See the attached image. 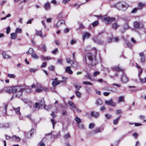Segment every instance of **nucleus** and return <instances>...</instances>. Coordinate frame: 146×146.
I'll use <instances>...</instances> for the list:
<instances>
[{
	"label": "nucleus",
	"instance_id": "obj_1",
	"mask_svg": "<svg viewBox=\"0 0 146 146\" xmlns=\"http://www.w3.org/2000/svg\"><path fill=\"white\" fill-rule=\"evenodd\" d=\"M22 87L21 86L12 87L8 89L5 92L10 93L15 92V97H19L21 96L23 91L29 88V86H27L26 88H20Z\"/></svg>",
	"mask_w": 146,
	"mask_h": 146
},
{
	"label": "nucleus",
	"instance_id": "obj_2",
	"mask_svg": "<svg viewBox=\"0 0 146 146\" xmlns=\"http://www.w3.org/2000/svg\"><path fill=\"white\" fill-rule=\"evenodd\" d=\"M86 57H88L89 63L92 65H94L96 64V61L95 56L91 53L87 54L85 57V59L83 60V62L87 63Z\"/></svg>",
	"mask_w": 146,
	"mask_h": 146
},
{
	"label": "nucleus",
	"instance_id": "obj_3",
	"mask_svg": "<svg viewBox=\"0 0 146 146\" xmlns=\"http://www.w3.org/2000/svg\"><path fill=\"white\" fill-rule=\"evenodd\" d=\"M36 108L43 109L45 108V102L44 99L39 101L38 103L36 102L35 104Z\"/></svg>",
	"mask_w": 146,
	"mask_h": 146
},
{
	"label": "nucleus",
	"instance_id": "obj_4",
	"mask_svg": "<svg viewBox=\"0 0 146 146\" xmlns=\"http://www.w3.org/2000/svg\"><path fill=\"white\" fill-rule=\"evenodd\" d=\"M129 6L125 2H119L116 5V7L118 10L127 8Z\"/></svg>",
	"mask_w": 146,
	"mask_h": 146
},
{
	"label": "nucleus",
	"instance_id": "obj_5",
	"mask_svg": "<svg viewBox=\"0 0 146 146\" xmlns=\"http://www.w3.org/2000/svg\"><path fill=\"white\" fill-rule=\"evenodd\" d=\"M105 103L106 105L111 106L113 107H115L116 105V103L113 102L112 99H110L105 101Z\"/></svg>",
	"mask_w": 146,
	"mask_h": 146
},
{
	"label": "nucleus",
	"instance_id": "obj_6",
	"mask_svg": "<svg viewBox=\"0 0 146 146\" xmlns=\"http://www.w3.org/2000/svg\"><path fill=\"white\" fill-rule=\"evenodd\" d=\"M135 27L137 29L142 28L143 27L142 23L140 22L135 21L134 23Z\"/></svg>",
	"mask_w": 146,
	"mask_h": 146
},
{
	"label": "nucleus",
	"instance_id": "obj_7",
	"mask_svg": "<svg viewBox=\"0 0 146 146\" xmlns=\"http://www.w3.org/2000/svg\"><path fill=\"white\" fill-rule=\"evenodd\" d=\"M140 57V60L142 62H145L146 61V56L144 55L143 52H141L139 54Z\"/></svg>",
	"mask_w": 146,
	"mask_h": 146
},
{
	"label": "nucleus",
	"instance_id": "obj_8",
	"mask_svg": "<svg viewBox=\"0 0 146 146\" xmlns=\"http://www.w3.org/2000/svg\"><path fill=\"white\" fill-rule=\"evenodd\" d=\"M111 68L113 71L116 72L123 71L122 68H120L119 66H113Z\"/></svg>",
	"mask_w": 146,
	"mask_h": 146
},
{
	"label": "nucleus",
	"instance_id": "obj_9",
	"mask_svg": "<svg viewBox=\"0 0 146 146\" xmlns=\"http://www.w3.org/2000/svg\"><path fill=\"white\" fill-rule=\"evenodd\" d=\"M57 78H55L54 81H53L52 82V85L54 86H56L57 85L59 84L60 82H63V81H58L57 80Z\"/></svg>",
	"mask_w": 146,
	"mask_h": 146
},
{
	"label": "nucleus",
	"instance_id": "obj_10",
	"mask_svg": "<svg viewBox=\"0 0 146 146\" xmlns=\"http://www.w3.org/2000/svg\"><path fill=\"white\" fill-rule=\"evenodd\" d=\"M129 79L125 75H123L121 78V80L122 82L126 83L128 81Z\"/></svg>",
	"mask_w": 146,
	"mask_h": 146
},
{
	"label": "nucleus",
	"instance_id": "obj_11",
	"mask_svg": "<svg viewBox=\"0 0 146 146\" xmlns=\"http://www.w3.org/2000/svg\"><path fill=\"white\" fill-rule=\"evenodd\" d=\"M104 20L111 23L113 21H114L115 20V19L114 18H110L108 17L104 18Z\"/></svg>",
	"mask_w": 146,
	"mask_h": 146
},
{
	"label": "nucleus",
	"instance_id": "obj_12",
	"mask_svg": "<svg viewBox=\"0 0 146 146\" xmlns=\"http://www.w3.org/2000/svg\"><path fill=\"white\" fill-rule=\"evenodd\" d=\"M104 128L103 127L98 128L94 130L93 131V132L94 134H96L98 132H101L102 131H103Z\"/></svg>",
	"mask_w": 146,
	"mask_h": 146
},
{
	"label": "nucleus",
	"instance_id": "obj_13",
	"mask_svg": "<svg viewBox=\"0 0 146 146\" xmlns=\"http://www.w3.org/2000/svg\"><path fill=\"white\" fill-rule=\"evenodd\" d=\"M99 114L98 112H95L94 111H92L90 113V115L91 117H94L96 118L98 117Z\"/></svg>",
	"mask_w": 146,
	"mask_h": 146
},
{
	"label": "nucleus",
	"instance_id": "obj_14",
	"mask_svg": "<svg viewBox=\"0 0 146 146\" xmlns=\"http://www.w3.org/2000/svg\"><path fill=\"white\" fill-rule=\"evenodd\" d=\"M145 6L144 3L141 2H139L138 5V9L141 10L142 9L143 7Z\"/></svg>",
	"mask_w": 146,
	"mask_h": 146
},
{
	"label": "nucleus",
	"instance_id": "obj_15",
	"mask_svg": "<svg viewBox=\"0 0 146 146\" xmlns=\"http://www.w3.org/2000/svg\"><path fill=\"white\" fill-rule=\"evenodd\" d=\"M120 27L119 25L116 22L113 23L112 25V27L114 29H116Z\"/></svg>",
	"mask_w": 146,
	"mask_h": 146
},
{
	"label": "nucleus",
	"instance_id": "obj_16",
	"mask_svg": "<svg viewBox=\"0 0 146 146\" xmlns=\"http://www.w3.org/2000/svg\"><path fill=\"white\" fill-rule=\"evenodd\" d=\"M63 24H65L64 21H62L61 22L59 21L54 25V27L55 28H57L59 27L60 25Z\"/></svg>",
	"mask_w": 146,
	"mask_h": 146
},
{
	"label": "nucleus",
	"instance_id": "obj_17",
	"mask_svg": "<svg viewBox=\"0 0 146 146\" xmlns=\"http://www.w3.org/2000/svg\"><path fill=\"white\" fill-rule=\"evenodd\" d=\"M71 68L70 66L67 67L65 68V71L70 74H72L73 73L72 71Z\"/></svg>",
	"mask_w": 146,
	"mask_h": 146
},
{
	"label": "nucleus",
	"instance_id": "obj_18",
	"mask_svg": "<svg viewBox=\"0 0 146 146\" xmlns=\"http://www.w3.org/2000/svg\"><path fill=\"white\" fill-rule=\"evenodd\" d=\"M2 55L3 56V58H10L11 57L10 56L7 55L6 54V52L5 51L3 52L2 53Z\"/></svg>",
	"mask_w": 146,
	"mask_h": 146
},
{
	"label": "nucleus",
	"instance_id": "obj_19",
	"mask_svg": "<svg viewBox=\"0 0 146 146\" xmlns=\"http://www.w3.org/2000/svg\"><path fill=\"white\" fill-rule=\"evenodd\" d=\"M73 85L76 88L77 90H79L81 88V86L79 84H78L76 83H74L73 84Z\"/></svg>",
	"mask_w": 146,
	"mask_h": 146
},
{
	"label": "nucleus",
	"instance_id": "obj_20",
	"mask_svg": "<svg viewBox=\"0 0 146 146\" xmlns=\"http://www.w3.org/2000/svg\"><path fill=\"white\" fill-rule=\"evenodd\" d=\"M90 36V34L88 33H86L83 36V40H84L86 38H89Z\"/></svg>",
	"mask_w": 146,
	"mask_h": 146
},
{
	"label": "nucleus",
	"instance_id": "obj_21",
	"mask_svg": "<svg viewBox=\"0 0 146 146\" xmlns=\"http://www.w3.org/2000/svg\"><path fill=\"white\" fill-rule=\"evenodd\" d=\"M50 7V4L49 2L45 3L44 5V8L46 10L49 9Z\"/></svg>",
	"mask_w": 146,
	"mask_h": 146
},
{
	"label": "nucleus",
	"instance_id": "obj_22",
	"mask_svg": "<svg viewBox=\"0 0 146 146\" xmlns=\"http://www.w3.org/2000/svg\"><path fill=\"white\" fill-rule=\"evenodd\" d=\"M34 131V129H31L30 132H28L27 133V135L26 136L28 138H29L30 137L32 136V135L33 134Z\"/></svg>",
	"mask_w": 146,
	"mask_h": 146
},
{
	"label": "nucleus",
	"instance_id": "obj_23",
	"mask_svg": "<svg viewBox=\"0 0 146 146\" xmlns=\"http://www.w3.org/2000/svg\"><path fill=\"white\" fill-rule=\"evenodd\" d=\"M20 138L14 135L12 137V140L16 141H19L20 140Z\"/></svg>",
	"mask_w": 146,
	"mask_h": 146
},
{
	"label": "nucleus",
	"instance_id": "obj_24",
	"mask_svg": "<svg viewBox=\"0 0 146 146\" xmlns=\"http://www.w3.org/2000/svg\"><path fill=\"white\" fill-rule=\"evenodd\" d=\"M121 116L120 115L119 117L117 118L114 119L113 121V123L115 125H117L118 123V121L119 120L120 118L121 117Z\"/></svg>",
	"mask_w": 146,
	"mask_h": 146
},
{
	"label": "nucleus",
	"instance_id": "obj_25",
	"mask_svg": "<svg viewBox=\"0 0 146 146\" xmlns=\"http://www.w3.org/2000/svg\"><path fill=\"white\" fill-rule=\"evenodd\" d=\"M13 110L18 115H20V112L19 111L20 108L19 107H18L17 108H15L13 107Z\"/></svg>",
	"mask_w": 146,
	"mask_h": 146
},
{
	"label": "nucleus",
	"instance_id": "obj_26",
	"mask_svg": "<svg viewBox=\"0 0 146 146\" xmlns=\"http://www.w3.org/2000/svg\"><path fill=\"white\" fill-rule=\"evenodd\" d=\"M63 17V14L62 13H59L57 16L58 19L59 20H61L62 19Z\"/></svg>",
	"mask_w": 146,
	"mask_h": 146
},
{
	"label": "nucleus",
	"instance_id": "obj_27",
	"mask_svg": "<svg viewBox=\"0 0 146 146\" xmlns=\"http://www.w3.org/2000/svg\"><path fill=\"white\" fill-rule=\"evenodd\" d=\"M11 38L13 39H15L17 38V35L16 33H11L10 34Z\"/></svg>",
	"mask_w": 146,
	"mask_h": 146
},
{
	"label": "nucleus",
	"instance_id": "obj_28",
	"mask_svg": "<svg viewBox=\"0 0 146 146\" xmlns=\"http://www.w3.org/2000/svg\"><path fill=\"white\" fill-rule=\"evenodd\" d=\"M31 56L32 58L34 59H37L39 58V56L35 53H32L31 54Z\"/></svg>",
	"mask_w": 146,
	"mask_h": 146
},
{
	"label": "nucleus",
	"instance_id": "obj_29",
	"mask_svg": "<svg viewBox=\"0 0 146 146\" xmlns=\"http://www.w3.org/2000/svg\"><path fill=\"white\" fill-rule=\"evenodd\" d=\"M102 102L101 99H98L97 100L96 104L97 105H100L102 104Z\"/></svg>",
	"mask_w": 146,
	"mask_h": 146
},
{
	"label": "nucleus",
	"instance_id": "obj_30",
	"mask_svg": "<svg viewBox=\"0 0 146 146\" xmlns=\"http://www.w3.org/2000/svg\"><path fill=\"white\" fill-rule=\"evenodd\" d=\"M143 69H141L140 70H139L138 71V77L139 79V80H140V78H141V76L142 74V71H143Z\"/></svg>",
	"mask_w": 146,
	"mask_h": 146
},
{
	"label": "nucleus",
	"instance_id": "obj_31",
	"mask_svg": "<svg viewBox=\"0 0 146 146\" xmlns=\"http://www.w3.org/2000/svg\"><path fill=\"white\" fill-rule=\"evenodd\" d=\"M52 108V105H49L48 106L45 105V108H43L44 109H46L47 110H50Z\"/></svg>",
	"mask_w": 146,
	"mask_h": 146
},
{
	"label": "nucleus",
	"instance_id": "obj_32",
	"mask_svg": "<svg viewBox=\"0 0 146 146\" xmlns=\"http://www.w3.org/2000/svg\"><path fill=\"white\" fill-rule=\"evenodd\" d=\"M75 120L78 123H80L81 122V120L77 116L76 117Z\"/></svg>",
	"mask_w": 146,
	"mask_h": 146
},
{
	"label": "nucleus",
	"instance_id": "obj_33",
	"mask_svg": "<svg viewBox=\"0 0 146 146\" xmlns=\"http://www.w3.org/2000/svg\"><path fill=\"white\" fill-rule=\"evenodd\" d=\"M68 104L69 105L71 106L74 109H76L75 106V105L71 101H69L68 102Z\"/></svg>",
	"mask_w": 146,
	"mask_h": 146
},
{
	"label": "nucleus",
	"instance_id": "obj_34",
	"mask_svg": "<svg viewBox=\"0 0 146 146\" xmlns=\"http://www.w3.org/2000/svg\"><path fill=\"white\" fill-rule=\"evenodd\" d=\"M42 35V32L41 31H37L36 33V35L37 36L41 37Z\"/></svg>",
	"mask_w": 146,
	"mask_h": 146
},
{
	"label": "nucleus",
	"instance_id": "obj_35",
	"mask_svg": "<svg viewBox=\"0 0 146 146\" xmlns=\"http://www.w3.org/2000/svg\"><path fill=\"white\" fill-rule=\"evenodd\" d=\"M93 40L95 42L100 44H102L104 42V41L102 40H100L96 41L94 39H93Z\"/></svg>",
	"mask_w": 146,
	"mask_h": 146
},
{
	"label": "nucleus",
	"instance_id": "obj_36",
	"mask_svg": "<svg viewBox=\"0 0 146 146\" xmlns=\"http://www.w3.org/2000/svg\"><path fill=\"white\" fill-rule=\"evenodd\" d=\"M22 32L21 29H19L17 28L15 30V33L16 34L19 33H21Z\"/></svg>",
	"mask_w": 146,
	"mask_h": 146
},
{
	"label": "nucleus",
	"instance_id": "obj_37",
	"mask_svg": "<svg viewBox=\"0 0 146 146\" xmlns=\"http://www.w3.org/2000/svg\"><path fill=\"white\" fill-rule=\"evenodd\" d=\"M10 124L9 123H7L4 124V128H7L9 127L10 126Z\"/></svg>",
	"mask_w": 146,
	"mask_h": 146
},
{
	"label": "nucleus",
	"instance_id": "obj_38",
	"mask_svg": "<svg viewBox=\"0 0 146 146\" xmlns=\"http://www.w3.org/2000/svg\"><path fill=\"white\" fill-rule=\"evenodd\" d=\"M98 21H94L92 23V25L93 27H95L96 26H97L98 25Z\"/></svg>",
	"mask_w": 146,
	"mask_h": 146
},
{
	"label": "nucleus",
	"instance_id": "obj_39",
	"mask_svg": "<svg viewBox=\"0 0 146 146\" xmlns=\"http://www.w3.org/2000/svg\"><path fill=\"white\" fill-rule=\"evenodd\" d=\"M8 76L11 78H14L16 77L15 75L14 74H8Z\"/></svg>",
	"mask_w": 146,
	"mask_h": 146
},
{
	"label": "nucleus",
	"instance_id": "obj_40",
	"mask_svg": "<svg viewBox=\"0 0 146 146\" xmlns=\"http://www.w3.org/2000/svg\"><path fill=\"white\" fill-rule=\"evenodd\" d=\"M124 99V98L123 96H120L119 98V100H118V102H122L123 101Z\"/></svg>",
	"mask_w": 146,
	"mask_h": 146
},
{
	"label": "nucleus",
	"instance_id": "obj_41",
	"mask_svg": "<svg viewBox=\"0 0 146 146\" xmlns=\"http://www.w3.org/2000/svg\"><path fill=\"white\" fill-rule=\"evenodd\" d=\"M51 122L52 124L53 128H54L55 124L56 123V121L53 119H51Z\"/></svg>",
	"mask_w": 146,
	"mask_h": 146
},
{
	"label": "nucleus",
	"instance_id": "obj_42",
	"mask_svg": "<svg viewBox=\"0 0 146 146\" xmlns=\"http://www.w3.org/2000/svg\"><path fill=\"white\" fill-rule=\"evenodd\" d=\"M125 43L128 47L130 48H131L132 47V45L128 41H126Z\"/></svg>",
	"mask_w": 146,
	"mask_h": 146
},
{
	"label": "nucleus",
	"instance_id": "obj_43",
	"mask_svg": "<svg viewBox=\"0 0 146 146\" xmlns=\"http://www.w3.org/2000/svg\"><path fill=\"white\" fill-rule=\"evenodd\" d=\"M75 94L79 98H80L81 96V94L79 92L78 90H76L75 92Z\"/></svg>",
	"mask_w": 146,
	"mask_h": 146
},
{
	"label": "nucleus",
	"instance_id": "obj_44",
	"mask_svg": "<svg viewBox=\"0 0 146 146\" xmlns=\"http://www.w3.org/2000/svg\"><path fill=\"white\" fill-rule=\"evenodd\" d=\"M100 73V72H99L98 71H96L93 73V76H94L96 77L98 75H99Z\"/></svg>",
	"mask_w": 146,
	"mask_h": 146
},
{
	"label": "nucleus",
	"instance_id": "obj_45",
	"mask_svg": "<svg viewBox=\"0 0 146 146\" xmlns=\"http://www.w3.org/2000/svg\"><path fill=\"white\" fill-rule=\"evenodd\" d=\"M70 137V135L68 133H67L64 136V138L65 139H67Z\"/></svg>",
	"mask_w": 146,
	"mask_h": 146
},
{
	"label": "nucleus",
	"instance_id": "obj_46",
	"mask_svg": "<svg viewBox=\"0 0 146 146\" xmlns=\"http://www.w3.org/2000/svg\"><path fill=\"white\" fill-rule=\"evenodd\" d=\"M66 61L68 63L71 64V62H72L73 64H74V62L73 61H71L70 60V58H67L66 59Z\"/></svg>",
	"mask_w": 146,
	"mask_h": 146
},
{
	"label": "nucleus",
	"instance_id": "obj_47",
	"mask_svg": "<svg viewBox=\"0 0 146 146\" xmlns=\"http://www.w3.org/2000/svg\"><path fill=\"white\" fill-rule=\"evenodd\" d=\"M140 81L141 83H144L146 82V77L144 78H140Z\"/></svg>",
	"mask_w": 146,
	"mask_h": 146
},
{
	"label": "nucleus",
	"instance_id": "obj_48",
	"mask_svg": "<svg viewBox=\"0 0 146 146\" xmlns=\"http://www.w3.org/2000/svg\"><path fill=\"white\" fill-rule=\"evenodd\" d=\"M86 77L89 79H91V75L89 73H87L86 75Z\"/></svg>",
	"mask_w": 146,
	"mask_h": 146
},
{
	"label": "nucleus",
	"instance_id": "obj_49",
	"mask_svg": "<svg viewBox=\"0 0 146 146\" xmlns=\"http://www.w3.org/2000/svg\"><path fill=\"white\" fill-rule=\"evenodd\" d=\"M63 59L61 58H59L58 59L57 61V63L60 64H62V61Z\"/></svg>",
	"mask_w": 146,
	"mask_h": 146
},
{
	"label": "nucleus",
	"instance_id": "obj_50",
	"mask_svg": "<svg viewBox=\"0 0 146 146\" xmlns=\"http://www.w3.org/2000/svg\"><path fill=\"white\" fill-rule=\"evenodd\" d=\"M95 126V124L94 123H91L89 125V128L90 129H92Z\"/></svg>",
	"mask_w": 146,
	"mask_h": 146
},
{
	"label": "nucleus",
	"instance_id": "obj_51",
	"mask_svg": "<svg viewBox=\"0 0 146 146\" xmlns=\"http://www.w3.org/2000/svg\"><path fill=\"white\" fill-rule=\"evenodd\" d=\"M132 135L135 139H137L138 137V134L136 133H133Z\"/></svg>",
	"mask_w": 146,
	"mask_h": 146
},
{
	"label": "nucleus",
	"instance_id": "obj_52",
	"mask_svg": "<svg viewBox=\"0 0 146 146\" xmlns=\"http://www.w3.org/2000/svg\"><path fill=\"white\" fill-rule=\"evenodd\" d=\"M10 31V28L9 27H8L6 29V33L7 34L9 33Z\"/></svg>",
	"mask_w": 146,
	"mask_h": 146
},
{
	"label": "nucleus",
	"instance_id": "obj_53",
	"mask_svg": "<svg viewBox=\"0 0 146 146\" xmlns=\"http://www.w3.org/2000/svg\"><path fill=\"white\" fill-rule=\"evenodd\" d=\"M83 83L84 84H86V85H92V83L90 82H83Z\"/></svg>",
	"mask_w": 146,
	"mask_h": 146
},
{
	"label": "nucleus",
	"instance_id": "obj_54",
	"mask_svg": "<svg viewBox=\"0 0 146 146\" xmlns=\"http://www.w3.org/2000/svg\"><path fill=\"white\" fill-rule=\"evenodd\" d=\"M49 69L52 71H54V66H53L51 65L49 67Z\"/></svg>",
	"mask_w": 146,
	"mask_h": 146
},
{
	"label": "nucleus",
	"instance_id": "obj_55",
	"mask_svg": "<svg viewBox=\"0 0 146 146\" xmlns=\"http://www.w3.org/2000/svg\"><path fill=\"white\" fill-rule=\"evenodd\" d=\"M85 89L86 91L88 92H91V88L89 87H85Z\"/></svg>",
	"mask_w": 146,
	"mask_h": 146
},
{
	"label": "nucleus",
	"instance_id": "obj_56",
	"mask_svg": "<svg viewBox=\"0 0 146 146\" xmlns=\"http://www.w3.org/2000/svg\"><path fill=\"white\" fill-rule=\"evenodd\" d=\"M41 23L43 25L44 28H46V26L45 23V21L44 20H42L41 21Z\"/></svg>",
	"mask_w": 146,
	"mask_h": 146
},
{
	"label": "nucleus",
	"instance_id": "obj_57",
	"mask_svg": "<svg viewBox=\"0 0 146 146\" xmlns=\"http://www.w3.org/2000/svg\"><path fill=\"white\" fill-rule=\"evenodd\" d=\"M46 62H44L42 63V64L41 67L42 68H45L46 67Z\"/></svg>",
	"mask_w": 146,
	"mask_h": 146
},
{
	"label": "nucleus",
	"instance_id": "obj_58",
	"mask_svg": "<svg viewBox=\"0 0 146 146\" xmlns=\"http://www.w3.org/2000/svg\"><path fill=\"white\" fill-rule=\"evenodd\" d=\"M129 27L127 23H126L123 26V28L125 29H127Z\"/></svg>",
	"mask_w": 146,
	"mask_h": 146
},
{
	"label": "nucleus",
	"instance_id": "obj_59",
	"mask_svg": "<svg viewBox=\"0 0 146 146\" xmlns=\"http://www.w3.org/2000/svg\"><path fill=\"white\" fill-rule=\"evenodd\" d=\"M73 6L76 9H78L80 7V5H77L76 3Z\"/></svg>",
	"mask_w": 146,
	"mask_h": 146
},
{
	"label": "nucleus",
	"instance_id": "obj_60",
	"mask_svg": "<svg viewBox=\"0 0 146 146\" xmlns=\"http://www.w3.org/2000/svg\"><path fill=\"white\" fill-rule=\"evenodd\" d=\"M50 115L53 118H55L56 116V115L54 113V112L53 111L52 112Z\"/></svg>",
	"mask_w": 146,
	"mask_h": 146
},
{
	"label": "nucleus",
	"instance_id": "obj_61",
	"mask_svg": "<svg viewBox=\"0 0 146 146\" xmlns=\"http://www.w3.org/2000/svg\"><path fill=\"white\" fill-rule=\"evenodd\" d=\"M58 49L56 48L54 50H53L52 51V53L54 54H55L57 52H58Z\"/></svg>",
	"mask_w": 146,
	"mask_h": 146
},
{
	"label": "nucleus",
	"instance_id": "obj_62",
	"mask_svg": "<svg viewBox=\"0 0 146 146\" xmlns=\"http://www.w3.org/2000/svg\"><path fill=\"white\" fill-rule=\"evenodd\" d=\"M36 91L37 92H40L43 91V90L42 89H37L36 90Z\"/></svg>",
	"mask_w": 146,
	"mask_h": 146
},
{
	"label": "nucleus",
	"instance_id": "obj_63",
	"mask_svg": "<svg viewBox=\"0 0 146 146\" xmlns=\"http://www.w3.org/2000/svg\"><path fill=\"white\" fill-rule=\"evenodd\" d=\"M137 9L136 8H134L132 10L131 13H134L136 12Z\"/></svg>",
	"mask_w": 146,
	"mask_h": 146
},
{
	"label": "nucleus",
	"instance_id": "obj_64",
	"mask_svg": "<svg viewBox=\"0 0 146 146\" xmlns=\"http://www.w3.org/2000/svg\"><path fill=\"white\" fill-rule=\"evenodd\" d=\"M52 19L51 18H49L47 19L46 20V21L47 23H50L52 20Z\"/></svg>",
	"mask_w": 146,
	"mask_h": 146
}]
</instances>
